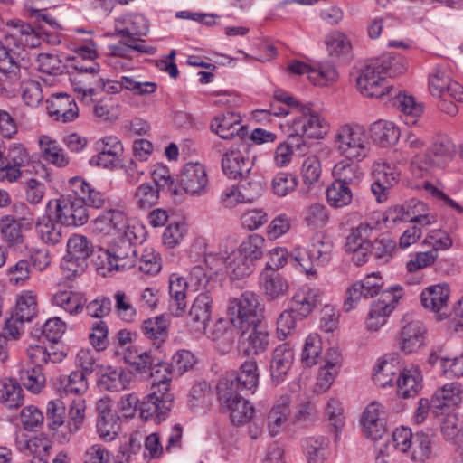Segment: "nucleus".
<instances>
[{
    "label": "nucleus",
    "mask_w": 463,
    "mask_h": 463,
    "mask_svg": "<svg viewBox=\"0 0 463 463\" xmlns=\"http://www.w3.org/2000/svg\"><path fill=\"white\" fill-rule=\"evenodd\" d=\"M380 67V71L385 78L397 77L403 74L408 68L405 58L398 53H386L373 58Z\"/></svg>",
    "instance_id": "nucleus-46"
},
{
    "label": "nucleus",
    "mask_w": 463,
    "mask_h": 463,
    "mask_svg": "<svg viewBox=\"0 0 463 463\" xmlns=\"http://www.w3.org/2000/svg\"><path fill=\"white\" fill-rule=\"evenodd\" d=\"M37 314L36 295L33 291H24L16 300L14 317L20 320V326L31 321Z\"/></svg>",
    "instance_id": "nucleus-55"
},
{
    "label": "nucleus",
    "mask_w": 463,
    "mask_h": 463,
    "mask_svg": "<svg viewBox=\"0 0 463 463\" xmlns=\"http://www.w3.org/2000/svg\"><path fill=\"white\" fill-rule=\"evenodd\" d=\"M298 183V178L295 175L279 172L271 181V190L277 196L284 197L297 188Z\"/></svg>",
    "instance_id": "nucleus-64"
},
{
    "label": "nucleus",
    "mask_w": 463,
    "mask_h": 463,
    "mask_svg": "<svg viewBox=\"0 0 463 463\" xmlns=\"http://www.w3.org/2000/svg\"><path fill=\"white\" fill-rule=\"evenodd\" d=\"M95 147L98 154L90 158V164L110 170L120 164L124 148L117 137H105L96 142Z\"/></svg>",
    "instance_id": "nucleus-14"
},
{
    "label": "nucleus",
    "mask_w": 463,
    "mask_h": 463,
    "mask_svg": "<svg viewBox=\"0 0 463 463\" xmlns=\"http://www.w3.org/2000/svg\"><path fill=\"white\" fill-rule=\"evenodd\" d=\"M239 339V349L247 356L259 355L267 351L269 335L260 323L244 326Z\"/></svg>",
    "instance_id": "nucleus-13"
},
{
    "label": "nucleus",
    "mask_w": 463,
    "mask_h": 463,
    "mask_svg": "<svg viewBox=\"0 0 463 463\" xmlns=\"http://www.w3.org/2000/svg\"><path fill=\"white\" fill-rule=\"evenodd\" d=\"M221 409L229 411L231 421L234 425L249 422L254 414L253 406L243 396L232 401L229 406H221Z\"/></svg>",
    "instance_id": "nucleus-49"
},
{
    "label": "nucleus",
    "mask_w": 463,
    "mask_h": 463,
    "mask_svg": "<svg viewBox=\"0 0 463 463\" xmlns=\"http://www.w3.org/2000/svg\"><path fill=\"white\" fill-rule=\"evenodd\" d=\"M13 27L4 40H0V85L6 90L20 79L21 68L16 61L17 52L12 47L19 44L34 47L39 43L37 33L29 24L21 20L7 23Z\"/></svg>",
    "instance_id": "nucleus-1"
},
{
    "label": "nucleus",
    "mask_w": 463,
    "mask_h": 463,
    "mask_svg": "<svg viewBox=\"0 0 463 463\" xmlns=\"http://www.w3.org/2000/svg\"><path fill=\"white\" fill-rule=\"evenodd\" d=\"M171 381H164L158 377V382L153 383L151 391L140 403V417L145 420L159 423L165 420L173 407L174 395L169 391Z\"/></svg>",
    "instance_id": "nucleus-6"
},
{
    "label": "nucleus",
    "mask_w": 463,
    "mask_h": 463,
    "mask_svg": "<svg viewBox=\"0 0 463 463\" xmlns=\"http://www.w3.org/2000/svg\"><path fill=\"white\" fill-rule=\"evenodd\" d=\"M354 189V188L333 181L326 192L327 203L335 209L349 205L353 201Z\"/></svg>",
    "instance_id": "nucleus-53"
},
{
    "label": "nucleus",
    "mask_w": 463,
    "mask_h": 463,
    "mask_svg": "<svg viewBox=\"0 0 463 463\" xmlns=\"http://www.w3.org/2000/svg\"><path fill=\"white\" fill-rule=\"evenodd\" d=\"M432 365L439 364L442 374L447 378L463 377V354L459 356L449 357L443 354L441 350L432 352L429 357Z\"/></svg>",
    "instance_id": "nucleus-40"
},
{
    "label": "nucleus",
    "mask_w": 463,
    "mask_h": 463,
    "mask_svg": "<svg viewBox=\"0 0 463 463\" xmlns=\"http://www.w3.org/2000/svg\"><path fill=\"white\" fill-rule=\"evenodd\" d=\"M82 371H73L68 376L67 384L62 391L60 390V403L67 405L68 418L67 424L60 421V427H62L61 435H60V443L68 442L71 433L76 432L82 424L85 418L86 404L85 400L80 396L88 389V383Z\"/></svg>",
    "instance_id": "nucleus-2"
},
{
    "label": "nucleus",
    "mask_w": 463,
    "mask_h": 463,
    "mask_svg": "<svg viewBox=\"0 0 463 463\" xmlns=\"http://www.w3.org/2000/svg\"><path fill=\"white\" fill-rule=\"evenodd\" d=\"M449 288L447 285H434L422 291L420 300L424 307L438 312L447 305Z\"/></svg>",
    "instance_id": "nucleus-45"
},
{
    "label": "nucleus",
    "mask_w": 463,
    "mask_h": 463,
    "mask_svg": "<svg viewBox=\"0 0 463 463\" xmlns=\"http://www.w3.org/2000/svg\"><path fill=\"white\" fill-rule=\"evenodd\" d=\"M383 285V278L379 273H372L364 279L354 283L346 292V298L344 302L345 311H350L354 307V304L361 298H373L380 296V289Z\"/></svg>",
    "instance_id": "nucleus-15"
},
{
    "label": "nucleus",
    "mask_w": 463,
    "mask_h": 463,
    "mask_svg": "<svg viewBox=\"0 0 463 463\" xmlns=\"http://www.w3.org/2000/svg\"><path fill=\"white\" fill-rule=\"evenodd\" d=\"M159 194V187L144 183L136 189L133 203L140 210H148L158 203Z\"/></svg>",
    "instance_id": "nucleus-58"
},
{
    "label": "nucleus",
    "mask_w": 463,
    "mask_h": 463,
    "mask_svg": "<svg viewBox=\"0 0 463 463\" xmlns=\"http://www.w3.org/2000/svg\"><path fill=\"white\" fill-rule=\"evenodd\" d=\"M76 72L68 75L71 85L80 99L85 104L93 102V97L99 92V84L102 76L99 74L100 66L97 62H91L84 67L78 61L77 64H70Z\"/></svg>",
    "instance_id": "nucleus-8"
},
{
    "label": "nucleus",
    "mask_w": 463,
    "mask_h": 463,
    "mask_svg": "<svg viewBox=\"0 0 463 463\" xmlns=\"http://www.w3.org/2000/svg\"><path fill=\"white\" fill-rule=\"evenodd\" d=\"M271 264L266 263L260 273V287L267 300L273 301L286 296L289 291L288 281L277 271L270 269Z\"/></svg>",
    "instance_id": "nucleus-26"
},
{
    "label": "nucleus",
    "mask_w": 463,
    "mask_h": 463,
    "mask_svg": "<svg viewBox=\"0 0 463 463\" xmlns=\"http://www.w3.org/2000/svg\"><path fill=\"white\" fill-rule=\"evenodd\" d=\"M252 167V161L233 146L227 150L222 158V168L225 175L231 179L243 178Z\"/></svg>",
    "instance_id": "nucleus-28"
},
{
    "label": "nucleus",
    "mask_w": 463,
    "mask_h": 463,
    "mask_svg": "<svg viewBox=\"0 0 463 463\" xmlns=\"http://www.w3.org/2000/svg\"><path fill=\"white\" fill-rule=\"evenodd\" d=\"M329 440L324 436L308 437L302 441L307 463H325L328 454Z\"/></svg>",
    "instance_id": "nucleus-42"
},
{
    "label": "nucleus",
    "mask_w": 463,
    "mask_h": 463,
    "mask_svg": "<svg viewBox=\"0 0 463 463\" xmlns=\"http://www.w3.org/2000/svg\"><path fill=\"white\" fill-rule=\"evenodd\" d=\"M114 29L115 36L136 42L137 36H146L147 34L149 31V22L141 14H126L115 19Z\"/></svg>",
    "instance_id": "nucleus-16"
},
{
    "label": "nucleus",
    "mask_w": 463,
    "mask_h": 463,
    "mask_svg": "<svg viewBox=\"0 0 463 463\" xmlns=\"http://www.w3.org/2000/svg\"><path fill=\"white\" fill-rule=\"evenodd\" d=\"M377 229V224L373 225L367 222L360 223L355 229H353L346 238L345 244V250H357L363 247H369L371 241L369 238Z\"/></svg>",
    "instance_id": "nucleus-48"
},
{
    "label": "nucleus",
    "mask_w": 463,
    "mask_h": 463,
    "mask_svg": "<svg viewBox=\"0 0 463 463\" xmlns=\"http://www.w3.org/2000/svg\"><path fill=\"white\" fill-rule=\"evenodd\" d=\"M431 439L429 434L417 432L412 439L408 456L411 460L424 462L431 457Z\"/></svg>",
    "instance_id": "nucleus-60"
},
{
    "label": "nucleus",
    "mask_w": 463,
    "mask_h": 463,
    "mask_svg": "<svg viewBox=\"0 0 463 463\" xmlns=\"http://www.w3.org/2000/svg\"><path fill=\"white\" fill-rule=\"evenodd\" d=\"M58 199L49 201L46 213L38 222V232L45 243L55 245L58 242Z\"/></svg>",
    "instance_id": "nucleus-32"
},
{
    "label": "nucleus",
    "mask_w": 463,
    "mask_h": 463,
    "mask_svg": "<svg viewBox=\"0 0 463 463\" xmlns=\"http://www.w3.org/2000/svg\"><path fill=\"white\" fill-rule=\"evenodd\" d=\"M422 376L417 368L403 369L396 378V392L402 398L414 397L420 391Z\"/></svg>",
    "instance_id": "nucleus-35"
},
{
    "label": "nucleus",
    "mask_w": 463,
    "mask_h": 463,
    "mask_svg": "<svg viewBox=\"0 0 463 463\" xmlns=\"http://www.w3.org/2000/svg\"><path fill=\"white\" fill-rule=\"evenodd\" d=\"M130 235L125 232L108 249H99V269L121 271L137 266L138 248L131 241Z\"/></svg>",
    "instance_id": "nucleus-5"
},
{
    "label": "nucleus",
    "mask_w": 463,
    "mask_h": 463,
    "mask_svg": "<svg viewBox=\"0 0 463 463\" xmlns=\"http://www.w3.org/2000/svg\"><path fill=\"white\" fill-rule=\"evenodd\" d=\"M288 138L303 137L323 138L329 130V123L319 113L314 111L311 108L304 105L295 113L294 118L288 123ZM296 148L304 152V141L301 144H296Z\"/></svg>",
    "instance_id": "nucleus-4"
},
{
    "label": "nucleus",
    "mask_w": 463,
    "mask_h": 463,
    "mask_svg": "<svg viewBox=\"0 0 463 463\" xmlns=\"http://www.w3.org/2000/svg\"><path fill=\"white\" fill-rule=\"evenodd\" d=\"M373 140L383 147L397 143L400 137L399 128L391 121L377 120L370 127Z\"/></svg>",
    "instance_id": "nucleus-38"
},
{
    "label": "nucleus",
    "mask_w": 463,
    "mask_h": 463,
    "mask_svg": "<svg viewBox=\"0 0 463 463\" xmlns=\"http://www.w3.org/2000/svg\"><path fill=\"white\" fill-rule=\"evenodd\" d=\"M357 163L345 158L336 163L332 171L334 181L352 188L357 187L364 176Z\"/></svg>",
    "instance_id": "nucleus-33"
},
{
    "label": "nucleus",
    "mask_w": 463,
    "mask_h": 463,
    "mask_svg": "<svg viewBox=\"0 0 463 463\" xmlns=\"http://www.w3.org/2000/svg\"><path fill=\"white\" fill-rule=\"evenodd\" d=\"M394 105L397 106L404 117V123L413 125L417 122V118L423 113L424 106L422 103H417L413 97L398 93L394 99Z\"/></svg>",
    "instance_id": "nucleus-54"
},
{
    "label": "nucleus",
    "mask_w": 463,
    "mask_h": 463,
    "mask_svg": "<svg viewBox=\"0 0 463 463\" xmlns=\"http://www.w3.org/2000/svg\"><path fill=\"white\" fill-rule=\"evenodd\" d=\"M241 117L234 112H227L216 116L211 122L210 128L213 132L222 139H232L243 128L240 125Z\"/></svg>",
    "instance_id": "nucleus-36"
},
{
    "label": "nucleus",
    "mask_w": 463,
    "mask_h": 463,
    "mask_svg": "<svg viewBox=\"0 0 463 463\" xmlns=\"http://www.w3.org/2000/svg\"><path fill=\"white\" fill-rule=\"evenodd\" d=\"M394 212L397 213V215L393 218V222H396L398 219L409 220L422 226L436 222V217L429 213L427 204L415 198L407 201L402 206H396Z\"/></svg>",
    "instance_id": "nucleus-25"
},
{
    "label": "nucleus",
    "mask_w": 463,
    "mask_h": 463,
    "mask_svg": "<svg viewBox=\"0 0 463 463\" xmlns=\"http://www.w3.org/2000/svg\"><path fill=\"white\" fill-rule=\"evenodd\" d=\"M426 327L421 321L408 322L402 328L399 337L400 349L405 354L418 351L425 341Z\"/></svg>",
    "instance_id": "nucleus-30"
},
{
    "label": "nucleus",
    "mask_w": 463,
    "mask_h": 463,
    "mask_svg": "<svg viewBox=\"0 0 463 463\" xmlns=\"http://www.w3.org/2000/svg\"><path fill=\"white\" fill-rule=\"evenodd\" d=\"M361 424L366 438L373 440L382 439L386 430L383 405L375 402H371L363 413Z\"/></svg>",
    "instance_id": "nucleus-21"
},
{
    "label": "nucleus",
    "mask_w": 463,
    "mask_h": 463,
    "mask_svg": "<svg viewBox=\"0 0 463 463\" xmlns=\"http://www.w3.org/2000/svg\"><path fill=\"white\" fill-rule=\"evenodd\" d=\"M402 297V288L399 286L392 287L383 290L377 300L371 306L370 314L377 317H386L395 308L398 300Z\"/></svg>",
    "instance_id": "nucleus-37"
},
{
    "label": "nucleus",
    "mask_w": 463,
    "mask_h": 463,
    "mask_svg": "<svg viewBox=\"0 0 463 463\" xmlns=\"http://www.w3.org/2000/svg\"><path fill=\"white\" fill-rule=\"evenodd\" d=\"M232 373L241 391L255 392L259 384L260 373L257 362L254 359L245 361L240 366L238 372Z\"/></svg>",
    "instance_id": "nucleus-41"
},
{
    "label": "nucleus",
    "mask_w": 463,
    "mask_h": 463,
    "mask_svg": "<svg viewBox=\"0 0 463 463\" xmlns=\"http://www.w3.org/2000/svg\"><path fill=\"white\" fill-rule=\"evenodd\" d=\"M428 90L435 99L452 98L463 103V87L454 80L445 65H436L428 77Z\"/></svg>",
    "instance_id": "nucleus-12"
},
{
    "label": "nucleus",
    "mask_w": 463,
    "mask_h": 463,
    "mask_svg": "<svg viewBox=\"0 0 463 463\" xmlns=\"http://www.w3.org/2000/svg\"><path fill=\"white\" fill-rule=\"evenodd\" d=\"M135 369L141 373H149L155 380L154 383L158 382V377L164 381L172 379L170 364L164 362L157 348L141 352Z\"/></svg>",
    "instance_id": "nucleus-18"
},
{
    "label": "nucleus",
    "mask_w": 463,
    "mask_h": 463,
    "mask_svg": "<svg viewBox=\"0 0 463 463\" xmlns=\"http://www.w3.org/2000/svg\"><path fill=\"white\" fill-rule=\"evenodd\" d=\"M97 430L99 438L106 441L114 440L120 429V419L116 414H109L108 416H98Z\"/></svg>",
    "instance_id": "nucleus-62"
},
{
    "label": "nucleus",
    "mask_w": 463,
    "mask_h": 463,
    "mask_svg": "<svg viewBox=\"0 0 463 463\" xmlns=\"http://www.w3.org/2000/svg\"><path fill=\"white\" fill-rule=\"evenodd\" d=\"M230 311L232 324L243 329L244 326L260 323L263 307L257 294L245 291L240 298L232 302Z\"/></svg>",
    "instance_id": "nucleus-9"
},
{
    "label": "nucleus",
    "mask_w": 463,
    "mask_h": 463,
    "mask_svg": "<svg viewBox=\"0 0 463 463\" xmlns=\"http://www.w3.org/2000/svg\"><path fill=\"white\" fill-rule=\"evenodd\" d=\"M400 174L387 163L376 164L373 166V182L371 190L379 203L387 200L391 188L398 184Z\"/></svg>",
    "instance_id": "nucleus-17"
},
{
    "label": "nucleus",
    "mask_w": 463,
    "mask_h": 463,
    "mask_svg": "<svg viewBox=\"0 0 463 463\" xmlns=\"http://www.w3.org/2000/svg\"><path fill=\"white\" fill-rule=\"evenodd\" d=\"M180 186L190 194H199L208 183L204 166L199 163L186 164L179 175Z\"/></svg>",
    "instance_id": "nucleus-24"
},
{
    "label": "nucleus",
    "mask_w": 463,
    "mask_h": 463,
    "mask_svg": "<svg viewBox=\"0 0 463 463\" xmlns=\"http://www.w3.org/2000/svg\"><path fill=\"white\" fill-rule=\"evenodd\" d=\"M322 293L317 288L305 285L298 289L291 299V307L299 320L306 318L321 302Z\"/></svg>",
    "instance_id": "nucleus-29"
},
{
    "label": "nucleus",
    "mask_w": 463,
    "mask_h": 463,
    "mask_svg": "<svg viewBox=\"0 0 463 463\" xmlns=\"http://www.w3.org/2000/svg\"><path fill=\"white\" fill-rule=\"evenodd\" d=\"M231 273L232 279H241L253 272L255 266L239 249L221 253L219 260Z\"/></svg>",
    "instance_id": "nucleus-31"
},
{
    "label": "nucleus",
    "mask_w": 463,
    "mask_h": 463,
    "mask_svg": "<svg viewBox=\"0 0 463 463\" xmlns=\"http://www.w3.org/2000/svg\"><path fill=\"white\" fill-rule=\"evenodd\" d=\"M401 371L396 359L383 360L374 368L373 380L377 386L383 388L392 386L394 383L396 384V378Z\"/></svg>",
    "instance_id": "nucleus-44"
},
{
    "label": "nucleus",
    "mask_w": 463,
    "mask_h": 463,
    "mask_svg": "<svg viewBox=\"0 0 463 463\" xmlns=\"http://www.w3.org/2000/svg\"><path fill=\"white\" fill-rule=\"evenodd\" d=\"M290 399L288 396L280 397L273 405L268 415V430L271 436L281 432L290 414Z\"/></svg>",
    "instance_id": "nucleus-39"
},
{
    "label": "nucleus",
    "mask_w": 463,
    "mask_h": 463,
    "mask_svg": "<svg viewBox=\"0 0 463 463\" xmlns=\"http://www.w3.org/2000/svg\"><path fill=\"white\" fill-rule=\"evenodd\" d=\"M243 185H232L223 190L220 196L222 207L232 209L240 203H250L253 197L242 192Z\"/></svg>",
    "instance_id": "nucleus-63"
},
{
    "label": "nucleus",
    "mask_w": 463,
    "mask_h": 463,
    "mask_svg": "<svg viewBox=\"0 0 463 463\" xmlns=\"http://www.w3.org/2000/svg\"><path fill=\"white\" fill-rule=\"evenodd\" d=\"M190 287L187 280L178 276L172 274L169 278V295L171 298L170 309L174 316L181 317L185 312L186 303V289Z\"/></svg>",
    "instance_id": "nucleus-34"
},
{
    "label": "nucleus",
    "mask_w": 463,
    "mask_h": 463,
    "mask_svg": "<svg viewBox=\"0 0 463 463\" xmlns=\"http://www.w3.org/2000/svg\"><path fill=\"white\" fill-rule=\"evenodd\" d=\"M93 252L91 241L84 235L72 234L66 244V253L60 263V270L66 279L81 274L87 267V260Z\"/></svg>",
    "instance_id": "nucleus-7"
},
{
    "label": "nucleus",
    "mask_w": 463,
    "mask_h": 463,
    "mask_svg": "<svg viewBox=\"0 0 463 463\" xmlns=\"http://www.w3.org/2000/svg\"><path fill=\"white\" fill-rule=\"evenodd\" d=\"M169 320L166 317L161 315L143 321L141 329L143 334L151 340L155 341L156 348L165 341L168 336Z\"/></svg>",
    "instance_id": "nucleus-43"
},
{
    "label": "nucleus",
    "mask_w": 463,
    "mask_h": 463,
    "mask_svg": "<svg viewBox=\"0 0 463 463\" xmlns=\"http://www.w3.org/2000/svg\"><path fill=\"white\" fill-rule=\"evenodd\" d=\"M21 383L31 392L38 393L44 386L46 378L40 366L26 364L19 372Z\"/></svg>",
    "instance_id": "nucleus-50"
},
{
    "label": "nucleus",
    "mask_w": 463,
    "mask_h": 463,
    "mask_svg": "<svg viewBox=\"0 0 463 463\" xmlns=\"http://www.w3.org/2000/svg\"><path fill=\"white\" fill-rule=\"evenodd\" d=\"M334 140L336 151L348 160L361 162L368 156L371 150L365 130L358 124L340 126L334 135Z\"/></svg>",
    "instance_id": "nucleus-3"
},
{
    "label": "nucleus",
    "mask_w": 463,
    "mask_h": 463,
    "mask_svg": "<svg viewBox=\"0 0 463 463\" xmlns=\"http://www.w3.org/2000/svg\"><path fill=\"white\" fill-rule=\"evenodd\" d=\"M213 298L209 292L202 291L194 300L188 312L187 325L194 332H202L212 315Z\"/></svg>",
    "instance_id": "nucleus-23"
},
{
    "label": "nucleus",
    "mask_w": 463,
    "mask_h": 463,
    "mask_svg": "<svg viewBox=\"0 0 463 463\" xmlns=\"http://www.w3.org/2000/svg\"><path fill=\"white\" fill-rule=\"evenodd\" d=\"M329 55L334 58L347 57L352 50L351 42L339 31L330 33L326 39Z\"/></svg>",
    "instance_id": "nucleus-61"
},
{
    "label": "nucleus",
    "mask_w": 463,
    "mask_h": 463,
    "mask_svg": "<svg viewBox=\"0 0 463 463\" xmlns=\"http://www.w3.org/2000/svg\"><path fill=\"white\" fill-rule=\"evenodd\" d=\"M294 363V352L287 343L275 348L269 364L271 382L279 385L286 380V377Z\"/></svg>",
    "instance_id": "nucleus-22"
},
{
    "label": "nucleus",
    "mask_w": 463,
    "mask_h": 463,
    "mask_svg": "<svg viewBox=\"0 0 463 463\" xmlns=\"http://www.w3.org/2000/svg\"><path fill=\"white\" fill-rule=\"evenodd\" d=\"M356 84L360 93L370 98H381L392 90L374 59L366 61L360 68Z\"/></svg>",
    "instance_id": "nucleus-10"
},
{
    "label": "nucleus",
    "mask_w": 463,
    "mask_h": 463,
    "mask_svg": "<svg viewBox=\"0 0 463 463\" xmlns=\"http://www.w3.org/2000/svg\"><path fill=\"white\" fill-rule=\"evenodd\" d=\"M452 144L446 137H438L431 147L423 155L417 156L411 162V172L420 177L433 166H440L452 157Z\"/></svg>",
    "instance_id": "nucleus-11"
},
{
    "label": "nucleus",
    "mask_w": 463,
    "mask_h": 463,
    "mask_svg": "<svg viewBox=\"0 0 463 463\" xmlns=\"http://www.w3.org/2000/svg\"><path fill=\"white\" fill-rule=\"evenodd\" d=\"M137 266L144 274L155 275L161 270L160 255L151 247L138 250Z\"/></svg>",
    "instance_id": "nucleus-59"
},
{
    "label": "nucleus",
    "mask_w": 463,
    "mask_h": 463,
    "mask_svg": "<svg viewBox=\"0 0 463 463\" xmlns=\"http://www.w3.org/2000/svg\"><path fill=\"white\" fill-rule=\"evenodd\" d=\"M308 250L316 265L325 266L331 260L333 241L325 235H317L312 239V243L308 247Z\"/></svg>",
    "instance_id": "nucleus-51"
},
{
    "label": "nucleus",
    "mask_w": 463,
    "mask_h": 463,
    "mask_svg": "<svg viewBox=\"0 0 463 463\" xmlns=\"http://www.w3.org/2000/svg\"><path fill=\"white\" fill-rule=\"evenodd\" d=\"M88 219L87 208L81 198L71 195L60 198V223L66 226H81Z\"/></svg>",
    "instance_id": "nucleus-20"
},
{
    "label": "nucleus",
    "mask_w": 463,
    "mask_h": 463,
    "mask_svg": "<svg viewBox=\"0 0 463 463\" xmlns=\"http://www.w3.org/2000/svg\"><path fill=\"white\" fill-rule=\"evenodd\" d=\"M37 61L45 88L56 86L58 82V57L49 53H41L38 55Z\"/></svg>",
    "instance_id": "nucleus-57"
},
{
    "label": "nucleus",
    "mask_w": 463,
    "mask_h": 463,
    "mask_svg": "<svg viewBox=\"0 0 463 463\" xmlns=\"http://www.w3.org/2000/svg\"><path fill=\"white\" fill-rule=\"evenodd\" d=\"M131 375L122 367H100L98 386L102 391L121 392L129 388Z\"/></svg>",
    "instance_id": "nucleus-27"
},
{
    "label": "nucleus",
    "mask_w": 463,
    "mask_h": 463,
    "mask_svg": "<svg viewBox=\"0 0 463 463\" xmlns=\"http://www.w3.org/2000/svg\"><path fill=\"white\" fill-rule=\"evenodd\" d=\"M463 402V385L452 382L437 389L430 400V408L435 414H442L445 408H456Z\"/></svg>",
    "instance_id": "nucleus-19"
},
{
    "label": "nucleus",
    "mask_w": 463,
    "mask_h": 463,
    "mask_svg": "<svg viewBox=\"0 0 463 463\" xmlns=\"http://www.w3.org/2000/svg\"><path fill=\"white\" fill-rule=\"evenodd\" d=\"M204 335L213 341H221L224 345L230 347L234 341L233 328L230 322L223 318L217 319L212 325L205 324L203 328Z\"/></svg>",
    "instance_id": "nucleus-52"
},
{
    "label": "nucleus",
    "mask_w": 463,
    "mask_h": 463,
    "mask_svg": "<svg viewBox=\"0 0 463 463\" xmlns=\"http://www.w3.org/2000/svg\"><path fill=\"white\" fill-rule=\"evenodd\" d=\"M27 354L33 366H42L43 364L51 365L55 369L58 360L57 351L54 345L43 346L40 345H30L27 349Z\"/></svg>",
    "instance_id": "nucleus-56"
},
{
    "label": "nucleus",
    "mask_w": 463,
    "mask_h": 463,
    "mask_svg": "<svg viewBox=\"0 0 463 463\" xmlns=\"http://www.w3.org/2000/svg\"><path fill=\"white\" fill-rule=\"evenodd\" d=\"M217 397L221 406H229L232 401L242 396L240 392L241 386L235 381L233 373H226L218 382L216 386Z\"/></svg>",
    "instance_id": "nucleus-47"
}]
</instances>
